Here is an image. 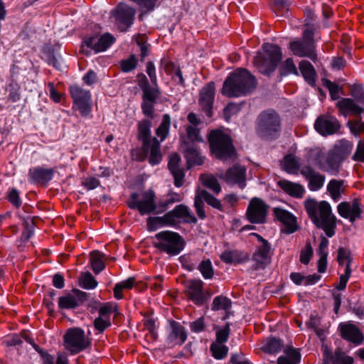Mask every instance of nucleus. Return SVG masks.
<instances>
[{
    "instance_id": "14",
    "label": "nucleus",
    "mask_w": 364,
    "mask_h": 364,
    "mask_svg": "<svg viewBox=\"0 0 364 364\" xmlns=\"http://www.w3.org/2000/svg\"><path fill=\"white\" fill-rule=\"evenodd\" d=\"M185 294L197 306L203 305L210 299V295L204 291L203 282L200 279H193L187 281Z\"/></svg>"
},
{
    "instance_id": "9",
    "label": "nucleus",
    "mask_w": 364,
    "mask_h": 364,
    "mask_svg": "<svg viewBox=\"0 0 364 364\" xmlns=\"http://www.w3.org/2000/svg\"><path fill=\"white\" fill-rule=\"evenodd\" d=\"M127 205L132 210H137L141 215L151 213L157 215L156 195L151 189L144 191L140 199H139L137 193H132L127 202Z\"/></svg>"
},
{
    "instance_id": "13",
    "label": "nucleus",
    "mask_w": 364,
    "mask_h": 364,
    "mask_svg": "<svg viewBox=\"0 0 364 364\" xmlns=\"http://www.w3.org/2000/svg\"><path fill=\"white\" fill-rule=\"evenodd\" d=\"M70 93L74 105L83 117L87 116L92 110L91 94L77 85L70 87Z\"/></svg>"
},
{
    "instance_id": "40",
    "label": "nucleus",
    "mask_w": 364,
    "mask_h": 364,
    "mask_svg": "<svg viewBox=\"0 0 364 364\" xmlns=\"http://www.w3.org/2000/svg\"><path fill=\"white\" fill-rule=\"evenodd\" d=\"M352 149L353 144L351 142L346 139H341L335 144L332 151L343 161L350 154Z\"/></svg>"
},
{
    "instance_id": "30",
    "label": "nucleus",
    "mask_w": 364,
    "mask_h": 364,
    "mask_svg": "<svg viewBox=\"0 0 364 364\" xmlns=\"http://www.w3.org/2000/svg\"><path fill=\"white\" fill-rule=\"evenodd\" d=\"M270 250L271 245L269 242H265L264 245H261L257 248L252 258L255 262V269H264L270 257Z\"/></svg>"
},
{
    "instance_id": "62",
    "label": "nucleus",
    "mask_w": 364,
    "mask_h": 364,
    "mask_svg": "<svg viewBox=\"0 0 364 364\" xmlns=\"http://www.w3.org/2000/svg\"><path fill=\"white\" fill-rule=\"evenodd\" d=\"M186 133L188 138L192 141H202L203 139L200 136V131L198 128L190 125L186 127Z\"/></svg>"
},
{
    "instance_id": "60",
    "label": "nucleus",
    "mask_w": 364,
    "mask_h": 364,
    "mask_svg": "<svg viewBox=\"0 0 364 364\" xmlns=\"http://www.w3.org/2000/svg\"><path fill=\"white\" fill-rule=\"evenodd\" d=\"M191 331L193 333H198L203 331L206 327L205 318L201 316L196 320L190 323Z\"/></svg>"
},
{
    "instance_id": "55",
    "label": "nucleus",
    "mask_w": 364,
    "mask_h": 364,
    "mask_svg": "<svg viewBox=\"0 0 364 364\" xmlns=\"http://www.w3.org/2000/svg\"><path fill=\"white\" fill-rule=\"evenodd\" d=\"M137 60L135 55L132 54L127 59L122 60L120 63L121 70L124 73H129L136 68Z\"/></svg>"
},
{
    "instance_id": "7",
    "label": "nucleus",
    "mask_w": 364,
    "mask_h": 364,
    "mask_svg": "<svg viewBox=\"0 0 364 364\" xmlns=\"http://www.w3.org/2000/svg\"><path fill=\"white\" fill-rule=\"evenodd\" d=\"M289 48L292 53L300 58H309L313 61L317 59L314 32L312 28H306L303 31L302 37L289 43Z\"/></svg>"
},
{
    "instance_id": "8",
    "label": "nucleus",
    "mask_w": 364,
    "mask_h": 364,
    "mask_svg": "<svg viewBox=\"0 0 364 364\" xmlns=\"http://www.w3.org/2000/svg\"><path fill=\"white\" fill-rule=\"evenodd\" d=\"M257 120V132L262 138L273 139L278 137L281 130V120L276 112H263Z\"/></svg>"
},
{
    "instance_id": "61",
    "label": "nucleus",
    "mask_w": 364,
    "mask_h": 364,
    "mask_svg": "<svg viewBox=\"0 0 364 364\" xmlns=\"http://www.w3.org/2000/svg\"><path fill=\"white\" fill-rule=\"evenodd\" d=\"M33 235V223L28 219L24 223V230L21 234V240L24 242L28 241Z\"/></svg>"
},
{
    "instance_id": "48",
    "label": "nucleus",
    "mask_w": 364,
    "mask_h": 364,
    "mask_svg": "<svg viewBox=\"0 0 364 364\" xmlns=\"http://www.w3.org/2000/svg\"><path fill=\"white\" fill-rule=\"evenodd\" d=\"M282 345L281 339L272 337L267 340L265 344L262 346V350L264 352L273 354L280 351Z\"/></svg>"
},
{
    "instance_id": "3",
    "label": "nucleus",
    "mask_w": 364,
    "mask_h": 364,
    "mask_svg": "<svg viewBox=\"0 0 364 364\" xmlns=\"http://www.w3.org/2000/svg\"><path fill=\"white\" fill-rule=\"evenodd\" d=\"M256 86L254 75L246 69L237 68L225 80L221 93L228 97H239L252 93Z\"/></svg>"
},
{
    "instance_id": "18",
    "label": "nucleus",
    "mask_w": 364,
    "mask_h": 364,
    "mask_svg": "<svg viewBox=\"0 0 364 364\" xmlns=\"http://www.w3.org/2000/svg\"><path fill=\"white\" fill-rule=\"evenodd\" d=\"M246 171L245 166L235 164L226 171L222 178L228 184L237 185L240 188L244 189L246 187Z\"/></svg>"
},
{
    "instance_id": "16",
    "label": "nucleus",
    "mask_w": 364,
    "mask_h": 364,
    "mask_svg": "<svg viewBox=\"0 0 364 364\" xmlns=\"http://www.w3.org/2000/svg\"><path fill=\"white\" fill-rule=\"evenodd\" d=\"M337 211L341 217L349 220L351 223L362 219L363 207L358 198H354L351 202L340 203L337 205Z\"/></svg>"
},
{
    "instance_id": "36",
    "label": "nucleus",
    "mask_w": 364,
    "mask_h": 364,
    "mask_svg": "<svg viewBox=\"0 0 364 364\" xmlns=\"http://www.w3.org/2000/svg\"><path fill=\"white\" fill-rule=\"evenodd\" d=\"M343 185L344 181L338 179H331L327 184L326 190L334 202H338L344 193L345 187Z\"/></svg>"
},
{
    "instance_id": "35",
    "label": "nucleus",
    "mask_w": 364,
    "mask_h": 364,
    "mask_svg": "<svg viewBox=\"0 0 364 364\" xmlns=\"http://www.w3.org/2000/svg\"><path fill=\"white\" fill-rule=\"evenodd\" d=\"M285 355L277 359V364H299L301 361V353L299 349L288 346L284 349Z\"/></svg>"
},
{
    "instance_id": "11",
    "label": "nucleus",
    "mask_w": 364,
    "mask_h": 364,
    "mask_svg": "<svg viewBox=\"0 0 364 364\" xmlns=\"http://www.w3.org/2000/svg\"><path fill=\"white\" fill-rule=\"evenodd\" d=\"M136 11L129 6L119 3L111 11V16L114 18V23L120 32H126L133 25Z\"/></svg>"
},
{
    "instance_id": "33",
    "label": "nucleus",
    "mask_w": 364,
    "mask_h": 364,
    "mask_svg": "<svg viewBox=\"0 0 364 364\" xmlns=\"http://www.w3.org/2000/svg\"><path fill=\"white\" fill-rule=\"evenodd\" d=\"M277 183L287 194L296 198H302L305 192L304 186L299 183L287 180H280Z\"/></svg>"
},
{
    "instance_id": "46",
    "label": "nucleus",
    "mask_w": 364,
    "mask_h": 364,
    "mask_svg": "<svg viewBox=\"0 0 364 364\" xmlns=\"http://www.w3.org/2000/svg\"><path fill=\"white\" fill-rule=\"evenodd\" d=\"M185 156L186 158L187 163L190 166L201 165L203 164V159L200 156L199 151L193 146L187 147L185 151Z\"/></svg>"
},
{
    "instance_id": "56",
    "label": "nucleus",
    "mask_w": 364,
    "mask_h": 364,
    "mask_svg": "<svg viewBox=\"0 0 364 364\" xmlns=\"http://www.w3.org/2000/svg\"><path fill=\"white\" fill-rule=\"evenodd\" d=\"M230 333V328L229 323H226L223 328L216 331V339L215 343H225L228 341Z\"/></svg>"
},
{
    "instance_id": "27",
    "label": "nucleus",
    "mask_w": 364,
    "mask_h": 364,
    "mask_svg": "<svg viewBox=\"0 0 364 364\" xmlns=\"http://www.w3.org/2000/svg\"><path fill=\"white\" fill-rule=\"evenodd\" d=\"M53 168H44L40 166L30 168L28 171V181L32 183H48L53 178Z\"/></svg>"
},
{
    "instance_id": "45",
    "label": "nucleus",
    "mask_w": 364,
    "mask_h": 364,
    "mask_svg": "<svg viewBox=\"0 0 364 364\" xmlns=\"http://www.w3.org/2000/svg\"><path fill=\"white\" fill-rule=\"evenodd\" d=\"M210 350L215 359L223 360L228 355L229 348L223 343L213 342L210 344Z\"/></svg>"
},
{
    "instance_id": "54",
    "label": "nucleus",
    "mask_w": 364,
    "mask_h": 364,
    "mask_svg": "<svg viewBox=\"0 0 364 364\" xmlns=\"http://www.w3.org/2000/svg\"><path fill=\"white\" fill-rule=\"evenodd\" d=\"M81 287L86 289H93L97 286V282L90 272H86L81 277Z\"/></svg>"
},
{
    "instance_id": "25",
    "label": "nucleus",
    "mask_w": 364,
    "mask_h": 364,
    "mask_svg": "<svg viewBox=\"0 0 364 364\" xmlns=\"http://www.w3.org/2000/svg\"><path fill=\"white\" fill-rule=\"evenodd\" d=\"M170 226L177 224L178 219H183L186 223H196L197 218L191 213L188 206L181 204L176 205L173 210L166 213Z\"/></svg>"
},
{
    "instance_id": "53",
    "label": "nucleus",
    "mask_w": 364,
    "mask_h": 364,
    "mask_svg": "<svg viewBox=\"0 0 364 364\" xmlns=\"http://www.w3.org/2000/svg\"><path fill=\"white\" fill-rule=\"evenodd\" d=\"M354 360L352 357L346 355L340 349H337L333 356L334 364H353Z\"/></svg>"
},
{
    "instance_id": "26",
    "label": "nucleus",
    "mask_w": 364,
    "mask_h": 364,
    "mask_svg": "<svg viewBox=\"0 0 364 364\" xmlns=\"http://www.w3.org/2000/svg\"><path fill=\"white\" fill-rule=\"evenodd\" d=\"M316 130L321 135H331L340 129V124L336 118L331 116H321L315 122Z\"/></svg>"
},
{
    "instance_id": "15",
    "label": "nucleus",
    "mask_w": 364,
    "mask_h": 364,
    "mask_svg": "<svg viewBox=\"0 0 364 364\" xmlns=\"http://www.w3.org/2000/svg\"><path fill=\"white\" fill-rule=\"evenodd\" d=\"M204 201L214 208L222 210L223 206L219 200L213 196L205 190H198L194 199V207L198 218L201 220L205 218L206 215L204 210Z\"/></svg>"
},
{
    "instance_id": "41",
    "label": "nucleus",
    "mask_w": 364,
    "mask_h": 364,
    "mask_svg": "<svg viewBox=\"0 0 364 364\" xmlns=\"http://www.w3.org/2000/svg\"><path fill=\"white\" fill-rule=\"evenodd\" d=\"M284 170L291 174H297L299 170V159L292 154H287L282 161Z\"/></svg>"
},
{
    "instance_id": "29",
    "label": "nucleus",
    "mask_w": 364,
    "mask_h": 364,
    "mask_svg": "<svg viewBox=\"0 0 364 364\" xmlns=\"http://www.w3.org/2000/svg\"><path fill=\"white\" fill-rule=\"evenodd\" d=\"M181 162L180 156L174 153L170 156L168 168L174 178V185L176 187H181L183 183L184 172L179 166Z\"/></svg>"
},
{
    "instance_id": "10",
    "label": "nucleus",
    "mask_w": 364,
    "mask_h": 364,
    "mask_svg": "<svg viewBox=\"0 0 364 364\" xmlns=\"http://www.w3.org/2000/svg\"><path fill=\"white\" fill-rule=\"evenodd\" d=\"M65 348L71 355H75L89 348L91 341L86 338L85 331L80 328H70L64 335Z\"/></svg>"
},
{
    "instance_id": "19",
    "label": "nucleus",
    "mask_w": 364,
    "mask_h": 364,
    "mask_svg": "<svg viewBox=\"0 0 364 364\" xmlns=\"http://www.w3.org/2000/svg\"><path fill=\"white\" fill-rule=\"evenodd\" d=\"M273 215L284 225L283 232L286 234H292L299 228L296 218L289 211L282 208H274Z\"/></svg>"
},
{
    "instance_id": "59",
    "label": "nucleus",
    "mask_w": 364,
    "mask_h": 364,
    "mask_svg": "<svg viewBox=\"0 0 364 364\" xmlns=\"http://www.w3.org/2000/svg\"><path fill=\"white\" fill-rule=\"evenodd\" d=\"M350 95L358 103L364 105V90L359 85H354L350 90Z\"/></svg>"
},
{
    "instance_id": "22",
    "label": "nucleus",
    "mask_w": 364,
    "mask_h": 364,
    "mask_svg": "<svg viewBox=\"0 0 364 364\" xmlns=\"http://www.w3.org/2000/svg\"><path fill=\"white\" fill-rule=\"evenodd\" d=\"M301 175L308 181V188L311 191H319L324 185L326 177L316 171L310 165H305L300 169Z\"/></svg>"
},
{
    "instance_id": "52",
    "label": "nucleus",
    "mask_w": 364,
    "mask_h": 364,
    "mask_svg": "<svg viewBox=\"0 0 364 364\" xmlns=\"http://www.w3.org/2000/svg\"><path fill=\"white\" fill-rule=\"evenodd\" d=\"M279 72L281 76H287L289 74L298 75L296 67L294 63L293 60L290 58H287L283 63V64L281 65Z\"/></svg>"
},
{
    "instance_id": "64",
    "label": "nucleus",
    "mask_w": 364,
    "mask_h": 364,
    "mask_svg": "<svg viewBox=\"0 0 364 364\" xmlns=\"http://www.w3.org/2000/svg\"><path fill=\"white\" fill-rule=\"evenodd\" d=\"M348 126L352 133L357 134L360 132H364V123L359 120H350L348 122Z\"/></svg>"
},
{
    "instance_id": "44",
    "label": "nucleus",
    "mask_w": 364,
    "mask_h": 364,
    "mask_svg": "<svg viewBox=\"0 0 364 364\" xmlns=\"http://www.w3.org/2000/svg\"><path fill=\"white\" fill-rule=\"evenodd\" d=\"M168 218H166V213L162 217H149L147 219V227L150 231H155L160 228L164 226H170Z\"/></svg>"
},
{
    "instance_id": "28",
    "label": "nucleus",
    "mask_w": 364,
    "mask_h": 364,
    "mask_svg": "<svg viewBox=\"0 0 364 364\" xmlns=\"http://www.w3.org/2000/svg\"><path fill=\"white\" fill-rule=\"evenodd\" d=\"M336 107L340 113L346 117L350 115H360L364 112V108L358 105L351 98H341L336 102Z\"/></svg>"
},
{
    "instance_id": "23",
    "label": "nucleus",
    "mask_w": 364,
    "mask_h": 364,
    "mask_svg": "<svg viewBox=\"0 0 364 364\" xmlns=\"http://www.w3.org/2000/svg\"><path fill=\"white\" fill-rule=\"evenodd\" d=\"M73 294H67L58 299V307L60 309H73L79 306L87 299V294L79 289H73Z\"/></svg>"
},
{
    "instance_id": "47",
    "label": "nucleus",
    "mask_w": 364,
    "mask_h": 364,
    "mask_svg": "<svg viewBox=\"0 0 364 364\" xmlns=\"http://www.w3.org/2000/svg\"><path fill=\"white\" fill-rule=\"evenodd\" d=\"M171 127V117L168 114L163 115L162 121L159 127L156 129V134L161 138V141L164 140L168 135Z\"/></svg>"
},
{
    "instance_id": "1",
    "label": "nucleus",
    "mask_w": 364,
    "mask_h": 364,
    "mask_svg": "<svg viewBox=\"0 0 364 364\" xmlns=\"http://www.w3.org/2000/svg\"><path fill=\"white\" fill-rule=\"evenodd\" d=\"M146 72L149 75L152 85H150L146 76L144 73H139L136 76L137 85L142 92L141 109L146 117L154 118V107L161 96V91L157 83L156 68L153 62L146 63Z\"/></svg>"
},
{
    "instance_id": "63",
    "label": "nucleus",
    "mask_w": 364,
    "mask_h": 364,
    "mask_svg": "<svg viewBox=\"0 0 364 364\" xmlns=\"http://www.w3.org/2000/svg\"><path fill=\"white\" fill-rule=\"evenodd\" d=\"M36 351L42 359V364H55V358L41 348H36Z\"/></svg>"
},
{
    "instance_id": "37",
    "label": "nucleus",
    "mask_w": 364,
    "mask_h": 364,
    "mask_svg": "<svg viewBox=\"0 0 364 364\" xmlns=\"http://www.w3.org/2000/svg\"><path fill=\"white\" fill-rule=\"evenodd\" d=\"M181 200V196L177 193L169 192L161 198L157 203V215L164 213L170 205Z\"/></svg>"
},
{
    "instance_id": "6",
    "label": "nucleus",
    "mask_w": 364,
    "mask_h": 364,
    "mask_svg": "<svg viewBox=\"0 0 364 364\" xmlns=\"http://www.w3.org/2000/svg\"><path fill=\"white\" fill-rule=\"evenodd\" d=\"M153 246L168 255H178L183 249L184 240L177 232L164 230L156 233Z\"/></svg>"
},
{
    "instance_id": "51",
    "label": "nucleus",
    "mask_w": 364,
    "mask_h": 364,
    "mask_svg": "<svg viewBox=\"0 0 364 364\" xmlns=\"http://www.w3.org/2000/svg\"><path fill=\"white\" fill-rule=\"evenodd\" d=\"M198 269L205 279H210L214 274L212 262L210 259L203 260L198 265Z\"/></svg>"
},
{
    "instance_id": "57",
    "label": "nucleus",
    "mask_w": 364,
    "mask_h": 364,
    "mask_svg": "<svg viewBox=\"0 0 364 364\" xmlns=\"http://www.w3.org/2000/svg\"><path fill=\"white\" fill-rule=\"evenodd\" d=\"M93 324L95 328L100 333L111 326V322L109 316L107 318L98 316L94 320Z\"/></svg>"
},
{
    "instance_id": "38",
    "label": "nucleus",
    "mask_w": 364,
    "mask_h": 364,
    "mask_svg": "<svg viewBox=\"0 0 364 364\" xmlns=\"http://www.w3.org/2000/svg\"><path fill=\"white\" fill-rule=\"evenodd\" d=\"M342 161H343L339 157L336 156L335 154L331 151L328 154L326 159V164L324 165L320 164L318 166L323 171L336 175L338 172L340 164Z\"/></svg>"
},
{
    "instance_id": "2",
    "label": "nucleus",
    "mask_w": 364,
    "mask_h": 364,
    "mask_svg": "<svg viewBox=\"0 0 364 364\" xmlns=\"http://www.w3.org/2000/svg\"><path fill=\"white\" fill-rule=\"evenodd\" d=\"M304 203L309 218L316 227L322 229L328 237H333L335 235L336 218L332 213L329 203L326 200L318 202L309 198Z\"/></svg>"
},
{
    "instance_id": "58",
    "label": "nucleus",
    "mask_w": 364,
    "mask_h": 364,
    "mask_svg": "<svg viewBox=\"0 0 364 364\" xmlns=\"http://www.w3.org/2000/svg\"><path fill=\"white\" fill-rule=\"evenodd\" d=\"M323 85L328 90L330 96L333 100L339 99L340 87L337 84L326 79L323 81Z\"/></svg>"
},
{
    "instance_id": "50",
    "label": "nucleus",
    "mask_w": 364,
    "mask_h": 364,
    "mask_svg": "<svg viewBox=\"0 0 364 364\" xmlns=\"http://www.w3.org/2000/svg\"><path fill=\"white\" fill-rule=\"evenodd\" d=\"M200 179L203 184L213 191L215 194H218L221 191L220 185L215 176L212 175H201Z\"/></svg>"
},
{
    "instance_id": "12",
    "label": "nucleus",
    "mask_w": 364,
    "mask_h": 364,
    "mask_svg": "<svg viewBox=\"0 0 364 364\" xmlns=\"http://www.w3.org/2000/svg\"><path fill=\"white\" fill-rule=\"evenodd\" d=\"M269 206L261 198H252L246 212L247 220L253 224H263L266 222Z\"/></svg>"
},
{
    "instance_id": "39",
    "label": "nucleus",
    "mask_w": 364,
    "mask_h": 364,
    "mask_svg": "<svg viewBox=\"0 0 364 364\" xmlns=\"http://www.w3.org/2000/svg\"><path fill=\"white\" fill-rule=\"evenodd\" d=\"M299 69L306 82L311 86H314L316 73L312 64L308 60H301L299 63Z\"/></svg>"
},
{
    "instance_id": "5",
    "label": "nucleus",
    "mask_w": 364,
    "mask_h": 364,
    "mask_svg": "<svg viewBox=\"0 0 364 364\" xmlns=\"http://www.w3.org/2000/svg\"><path fill=\"white\" fill-rule=\"evenodd\" d=\"M208 141L212 153L219 159H231L235 153L230 136L220 129L210 132Z\"/></svg>"
},
{
    "instance_id": "34",
    "label": "nucleus",
    "mask_w": 364,
    "mask_h": 364,
    "mask_svg": "<svg viewBox=\"0 0 364 364\" xmlns=\"http://www.w3.org/2000/svg\"><path fill=\"white\" fill-rule=\"evenodd\" d=\"M143 151L148 154L149 153V161L152 165L159 164L162 159L160 151V143L155 137L152 139V142L149 143L147 146H142Z\"/></svg>"
},
{
    "instance_id": "31",
    "label": "nucleus",
    "mask_w": 364,
    "mask_h": 364,
    "mask_svg": "<svg viewBox=\"0 0 364 364\" xmlns=\"http://www.w3.org/2000/svg\"><path fill=\"white\" fill-rule=\"evenodd\" d=\"M226 264H242L248 260V254L238 250H226L220 256Z\"/></svg>"
},
{
    "instance_id": "21",
    "label": "nucleus",
    "mask_w": 364,
    "mask_h": 364,
    "mask_svg": "<svg viewBox=\"0 0 364 364\" xmlns=\"http://www.w3.org/2000/svg\"><path fill=\"white\" fill-rule=\"evenodd\" d=\"M341 337L353 343L354 346H360L364 341V335L355 324L350 323H341L338 326Z\"/></svg>"
},
{
    "instance_id": "32",
    "label": "nucleus",
    "mask_w": 364,
    "mask_h": 364,
    "mask_svg": "<svg viewBox=\"0 0 364 364\" xmlns=\"http://www.w3.org/2000/svg\"><path fill=\"white\" fill-rule=\"evenodd\" d=\"M148 119H144L139 122L137 124L138 139L142 142V146H147L149 143L152 142L151 136V127L152 126V119L147 117ZM154 117L153 118V119Z\"/></svg>"
},
{
    "instance_id": "20",
    "label": "nucleus",
    "mask_w": 364,
    "mask_h": 364,
    "mask_svg": "<svg viewBox=\"0 0 364 364\" xmlns=\"http://www.w3.org/2000/svg\"><path fill=\"white\" fill-rule=\"evenodd\" d=\"M215 86L213 82H209L200 92L199 105L205 115L210 118L213 115V105L215 99Z\"/></svg>"
},
{
    "instance_id": "49",
    "label": "nucleus",
    "mask_w": 364,
    "mask_h": 364,
    "mask_svg": "<svg viewBox=\"0 0 364 364\" xmlns=\"http://www.w3.org/2000/svg\"><path fill=\"white\" fill-rule=\"evenodd\" d=\"M102 257V254L99 251H93L91 252L90 262L92 269L96 274L101 272L105 268V265Z\"/></svg>"
},
{
    "instance_id": "43",
    "label": "nucleus",
    "mask_w": 364,
    "mask_h": 364,
    "mask_svg": "<svg viewBox=\"0 0 364 364\" xmlns=\"http://www.w3.org/2000/svg\"><path fill=\"white\" fill-rule=\"evenodd\" d=\"M232 306L231 300L227 296L220 295L213 299L211 309L213 311L224 310L226 312L230 309Z\"/></svg>"
},
{
    "instance_id": "24",
    "label": "nucleus",
    "mask_w": 364,
    "mask_h": 364,
    "mask_svg": "<svg viewBox=\"0 0 364 364\" xmlns=\"http://www.w3.org/2000/svg\"><path fill=\"white\" fill-rule=\"evenodd\" d=\"M115 41V38L107 33L101 36H92L84 39L83 43L88 48L93 49L96 53L106 50Z\"/></svg>"
},
{
    "instance_id": "4",
    "label": "nucleus",
    "mask_w": 364,
    "mask_h": 364,
    "mask_svg": "<svg viewBox=\"0 0 364 364\" xmlns=\"http://www.w3.org/2000/svg\"><path fill=\"white\" fill-rule=\"evenodd\" d=\"M264 53H257L254 63L259 72L269 76L277 68L282 58V53L279 46L265 43L262 45Z\"/></svg>"
},
{
    "instance_id": "17",
    "label": "nucleus",
    "mask_w": 364,
    "mask_h": 364,
    "mask_svg": "<svg viewBox=\"0 0 364 364\" xmlns=\"http://www.w3.org/2000/svg\"><path fill=\"white\" fill-rule=\"evenodd\" d=\"M166 343L168 347L172 348L177 345H182L187 339V333L184 326L178 322L171 320L167 329Z\"/></svg>"
},
{
    "instance_id": "42",
    "label": "nucleus",
    "mask_w": 364,
    "mask_h": 364,
    "mask_svg": "<svg viewBox=\"0 0 364 364\" xmlns=\"http://www.w3.org/2000/svg\"><path fill=\"white\" fill-rule=\"evenodd\" d=\"M135 277H131L127 279L126 280L117 283L113 289L114 297L119 300L122 299L123 298V294L122 293V289H132L135 284Z\"/></svg>"
}]
</instances>
